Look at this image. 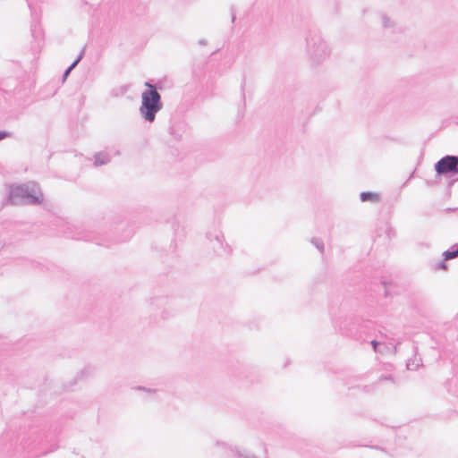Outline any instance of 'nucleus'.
<instances>
[{
	"label": "nucleus",
	"instance_id": "2eb2a0df",
	"mask_svg": "<svg viewBox=\"0 0 458 458\" xmlns=\"http://www.w3.org/2000/svg\"><path fill=\"white\" fill-rule=\"evenodd\" d=\"M11 136V133L8 132V131H0V140L7 138V137H10Z\"/></svg>",
	"mask_w": 458,
	"mask_h": 458
},
{
	"label": "nucleus",
	"instance_id": "423d86ee",
	"mask_svg": "<svg viewBox=\"0 0 458 458\" xmlns=\"http://www.w3.org/2000/svg\"><path fill=\"white\" fill-rule=\"evenodd\" d=\"M382 28L386 30H393L396 26L395 21L386 13H381L379 15Z\"/></svg>",
	"mask_w": 458,
	"mask_h": 458
},
{
	"label": "nucleus",
	"instance_id": "6e6552de",
	"mask_svg": "<svg viewBox=\"0 0 458 458\" xmlns=\"http://www.w3.org/2000/svg\"><path fill=\"white\" fill-rule=\"evenodd\" d=\"M360 199L362 202L370 201L373 203L378 202L380 198L377 193L370 192V191H363L360 195Z\"/></svg>",
	"mask_w": 458,
	"mask_h": 458
},
{
	"label": "nucleus",
	"instance_id": "7ed1b4c3",
	"mask_svg": "<svg viewBox=\"0 0 458 458\" xmlns=\"http://www.w3.org/2000/svg\"><path fill=\"white\" fill-rule=\"evenodd\" d=\"M148 89L141 94V105L140 113L141 116L149 123H153L157 114L162 109L163 104L161 95L157 92L156 87L148 81L144 84Z\"/></svg>",
	"mask_w": 458,
	"mask_h": 458
},
{
	"label": "nucleus",
	"instance_id": "f03ea898",
	"mask_svg": "<svg viewBox=\"0 0 458 458\" xmlns=\"http://www.w3.org/2000/svg\"><path fill=\"white\" fill-rule=\"evenodd\" d=\"M306 51L310 67L317 68L331 55L328 42L320 35L313 34L306 38Z\"/></svg>",
	"mask_w": 458,
	"mask_h": 458
},
{
	"label": "nucleus",
	"instance_id": "1a4fd4ad",
	"mask_svg": "<svg viewBox=\"0 0 458 458\" xmlns=\"http://www.w3.org/2000/svg\"><path fill=\"white\" fill-rule=\"evenodd\" d=\"M83 55H84V48H82V50L81 51L80 55L73 61V63L64 71V72L63 74V81L66 80V78L68 77L69 73L72 72V70H73L76 67V65L82 59Z\"/></svg>",
	"mask_w": 458,
	"mask_h": 458
},
{
	"label": "nucleus",
	"instance_id": "f3484780",
	"mask_svg": "<svg viewBox=\"0 0 458 458\" xmlns=\"http://www.w3.org/2000/svg\"><path fill=\"white\" fill-rule=\"evenodd\" d=\"M163 313H164V315H163V318H168V317H169V315H170V312H169V310H165Z\"/></svg>",
	"mask_w": 458,
	"mask_h": 458
},
{
	"label": "nucleus",
	"instance_id": "f257e3e1",
	"mask_svg": "<svg viewBox=\"0 0 458 458\" xmlns=\"http://www.w3.org/2000/svg\"><path fill=\"white\" fill-rule=\"evenodd\" d=\"M8 201L12 205H39L43 201V193L38 183L29 182L10 186Z\"/></svg>",
	"mask_w": 458,
	"mask_h": 458
},
{
	"label": "nucleus",
	"instance_id": "39448f33",
	"mask_svg": "<svg viewBox=\"0 0 458 458\" xmlns=\"http://www.w3.org/2000/svg\"><path fill=\"white\" fill-rule=\"evenodd\" d=\"M207 237L212 243V247L216 251L224 249V242L225 241V235L222 233L221 231H209L207 234Z\"/></svg>",
	"mask_w": 458,
	"mask_h": 458
},
{
	"label": "nucleus",
	"instance_id": "9d476101",
	"mask_svg": "<svg viewBox=\"0 0 458 458\" xmlns=\"http://www.w3.org/2000/svg\"><path fill=\"white\" fill-rule=\"evenodd\" d=\"M458 257V244L452 247L451 250H447L444 252L445 259H451Z\"/></svg>",
	"mask_w": 458,
	"mask_h": 458
},
{
	"label": "nucleus",
	"instance_id": "4468645a",
	"mask_svg": "<svg viewBox=\"0 0 458 458\" xmlns=\"http://www.w3.org/2000/svg\"><path fill=\"white\" fill-rule=\"evenodd\" d=\"M370 344H371V345H372V347H373V350H374L376 352H381V351H379V350L377 349V347H378V345H379V343H378L377 341H376V340H372Z\"/></svg>",
	"mask_w": 458,
	"mask_h": 458
},
{
	"label": "nucleus",
	"instance_id": "f8f14e48",
	"mask_svg": "<svg viewBox=\"0 0 458 458\" xmlns=\"http://www.w3.org/2000/svg\"><path fill=\"white\" fill-rule=\"evenodd\" d=\"M311 243L321 252H324V243L321 240L317 238L311 239Z\"/></svg>",
	"mask_w": 458,
	"mask_h": 458
},
{
	"label": "nucleus",
	"instance_id": "9b49d317",
	"mask_svg": "<svg viewBox=\"0 0 458 458\" xmlns=\"http://www.w3.org/2000/svg\"><path fill=\"white\" fill-rule=\"evenodd\" d=\"M420 366V360H409L406 364V368L408 370H416Z\"/></svg>",
	"mask_w": 458,
	"mask_h": 458
},
{
	"label": "nucleus",
	"instance_id": "a211bd4d",
	"mask_svg": "<svg viewBox=\"0 0 458 458\" xmlns=\"http://www.w3.org/2000/svg\"><path fill=\"white\" fill-rule=\"evenodd\" d=\"M199 43L200 45H206V40H205V39H200V40L199 41Z\"/></svg>",
	"mask_w": 458,
	"mask_h": 458
},
{
	"label": "nucleus",
	"instance_id": "6ab92c4d",
	"mask_svg": "<svg viewBox=\"0 0 458 458\" xmlns=\"http://www.w3.org/2000/svg\"><path fill=\"white\" fill-rule=\"evenodd\" d=\"M157 303H161V304H162V303H164V302H165V300L157 299Z\"/></svg>",
	"mask_w": 458,
	"mask_h": 458
},
{
	"label": "nucleus",
	"instance_id": "aec40b11",
	"mask_svg": "<svg viewBox=\"0 0 458 458\" xmlns=\"http://www.w3.org/2000/svg\"><path fill=\"white\" fill-rule=\"evenodd\" d=\"M4 246V244L2 242H0V251L3 250Z\"/></svg>",
	"mask_w": 458,
	"mask_h": 458
},
{
	"label": "nucleus",
	"instance_id": "ddd939ff",
	"mask_svg": "<svg viewBox=\"0 0 458 458\" xmlns=\"http://www.w3.org/2000/svg\"><path fill=\"white\" fill-rule=\"evenodd\" d=\"M245 84L246 81L245 79H242L241 83V102L243 106H245Z\"/></svg>",
	"mask_w": 458,
	"mask_h": 458
},
{
	"label": "nucleus",
	"instance_id": "dca6fc26",
	"mask_svg": "<svg viewBox=\"0 0 458 458\" xmlns=\"http://www.w3.org/2000/svg\"><path fill=\"white\" fill-rule=\"evenodd\" d=\"M90 373H91L90 369H89V368H85V369H83L81 371V377H83V376H89V375H90Z\"/></svg>",
	"mask_w": 458,
	"mask_h": 458
},
{
	"label": "nucleus",
	"instance_id": "412c9836",
	"mask_svg": "<svg viewBox=\"0 0 458 458\" xmlns=\"http://www.w3.org/2000/svg\"><path fill=\"white\" fill-rule=\"evenodd\" d=\"M384 378H385V379H389V380H391V379H392V378H391V377H384Z\"/></svg>",
	"mask_w": 458,
	"mask_h": 458
},
{
	"label": "nucleus",
	"instance_id": "20e7f679",
	"mask_svg": "<svg viewBox=\"0 0 458 458\" xmlns=\"http://www.w3.org/2000/svg\"><path fill=\"white\" fill-rule=\"evenodd\" d=\"M435 170L439 175L458 174V157L445 156L435 164Z\"/></svg>",
	"mask_w": 458,
	"mask_h": 458
},
{
	"label": "nucleus",
	"instance_id": "0eeeda50",
	"mask_svg": "<svg viewBox=\"0 0 458 458\" xmlns=\"http://www.w3.org/2000/svg\"><path fill=\"white\" fill-rule=\"evenodd\" d=\"M111 158L108 153L106 152H98L94 156V165L99 166L103 165H106L110 162Z\"/></svg>",
	"mask_w": 458,
	"mask_h": 458
}]
</instances>
